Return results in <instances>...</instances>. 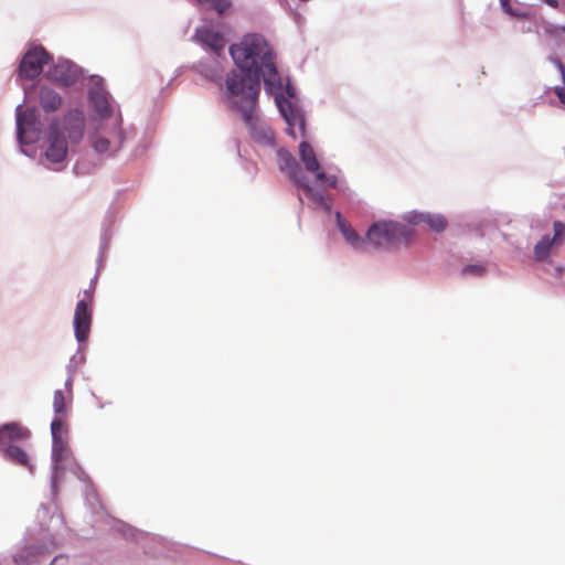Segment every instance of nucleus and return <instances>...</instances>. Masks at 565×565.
<instances>
[{
    "mask_svg": "<svg viewBox=\"0 0 565 565\" xmlns=\"http://www.w3.org/2000/svg\"><path fill=\"white\" fill-rule=\"evenodd\" d=\"M64 129L68 134V138L72 142L78 143L84 137L85 130V117L82 110L71 109L63 118Z\"/></svg>",
    "mask_w": 565,
    "mask_h": 565,
    "instance_id": "4468645a",
    "label": "nucleus"
},
{
    "mask_svg": "<svg viewBox=\"0 0 565 565\" xmlns=\"http://www.w3.org/2000/svg\"><path fill=\"white\" fill-rule=\"evenodd\" d=\"M337 222L339 230L350 245L359 247V245L363 243L358 233L351 226L345 224V221L340 213H337Z\"/></svg>",
    "mask_w": 565,
    "mask_h": 565,
    "instance_id": "aec40b11",
    "label": "nucleus"
},
{
    "mask_svg": "<svg viewBox=\"0 0 565 565\" xmlns=\"http://www.w3.org/2000/svg\"><path fill=\"white\" fill-rule=\"evenodd\" d=\"M555 63L561 73V76L563 77V75L565 74V65L559 60H556Z\"/></svg>",
    "mask_w": 565,
    "mask_h": 565,
    "instance_id": "7c9ffc66",
    "label": "nucleus"
},
{
    "mask_svg": "<svg viewBox=\"0 0 565 565\" xmlns=\"http://www.w3.org/2000/svg\"><path fill=\"white\" fill-rule=\"evenodd\" d=\"M562 81H563L564 87H565V74L563 75Z\"/></svg>",
    "mask_w": 565,
    "mask_h": 565,
    "instance_id": "72a5a7b5",
    "label": "nucleus"
},
{
    "mask_svg": "<svg viewBox=\"0 0 565 565\" xmlns=\"http://www.w3.org/2000/svg\"><path fill=\"white\" fill-rule=\"evenodd\" d=\"M39 102L45 113H55L61 108L63 99L54 89L42 86L39 93Z\"/></svg>",
    "mask_w": 565,
    "mask_h": 565,
    "instance_id": "2eb2a0df",
    "label": "nucleus"
},
{
    "mask_svg": "<svg viewBox=\"0 0 565 565\" xmlns=\"http://www.w3.org/2000/svg\"><path fill=\"white\" fill-rule=\"evenodd\" d=\"M199 38L203 43L209 45L217 55H220L225 47V39L218 33L209 29L199 31Z\"/></svg>",
    "mask_w": 565,
    "mask_h": 565,
    "instance_id": "f3484780",
    "label": "nucleus"
},
{
    "mask_svg": "<svg viewBox=\"0 0 565 565\" xmlns=\"http://www.w3.org/2000/svg\"><path fill=\"white\" fill-rule=\"evenodd\" d=\"M67 154V141L63 131L60 129L57 120L51 121L47 132V148L45 158L52 163L63 162Z\"/></svg>",
    "mask_w": 565,
    "mask_h": 565,
    "instance_id": "6e6552de",
    "label": "nucleus"
},
{
    "mask_svg": "<svg viewBox=\"0 0 565 565\" xmlns=\"http://www.w3.org/2000/svg\"><path fill=\"white\" fill-rule=\"evenodd\" d=\"M486 269L482 265H467L462 269L463 275L482 276Z\"/></svg>",
    "mask_w": 565,
    "mask_h": 565,
    "instance_id": "b1692460",
    "label": "nucleus"
},
{
    "mask_svg": "<svg viewBox=\"0 0 565 565\" xmlns=\"http://www.w3.org/2000/svg\"><path fill=\"white\" fill-rule=\"evenodd\" d=\"M563 31L565 32V26L563 28Z\"/></svg>",
    "mask_w": 565,
    "mask_h": 565,
    "instance_id": "f704fd0d",
    "label": "nucleus"
},
{
    "mask_svg": "<svg viewBox=\"0 0 565 565\" xmlns=\"http://www.w3.org/2000/svg\"><path fill=\"white\" fill-rule=\"evenodd\" d=\"M315 172H316V177H317V179H318L320 182L324 183V182H326V178H327L328 175H327L323 171H320L319 169H318L317 171H315Z\"/></svg>",
    "mask_w": 565,
    "mask_h": 565,
    "instance_id": "c756f323",
    "label": "nucleus"
},
{
    "mask_svg": "<svg viewBox=\"0 0 565 565\" xmlns=\"http://www.w3.org/2000/svg\"><path fill=\"white\" fill-rule=\"evenodd\" d=\"M230 53L238 71H232L226 76V99L244 98L247 105H252L254 97H258L262 77L266 93L274 97L282 115L281 78L267 40L260 34H247L239 43L230 47Z\"/></svg>",
    "mask_w": 565,
    "mask_h": 565,
    "instance_id": "f257e3e1",
    "label": "nucleus"
},
{
    "mask_svg": "<svg viewBox=\"0 0 565 565\" xmlns=\"http://www.w3.org/2000/svg\"><path fill=\"white\" fill-rule=\"evenodd\" d=\"M42 131V122L39 119L35 107L22 109L17 108V134L21 143L30 145L39 140Z\"/></svg>",
    "mask_w": 565,
    "mask_h": 565,
    "instance_id": "39448f33",
    "label": "nucleus"
},
{
    "mask_svg": "<svg viewBox=\"0 0 565 565\" xmlns=\"http://www.w3.org/2000/svg\"><path fill=\"white\" fill-rule=\"evenodd\" d=\"M284 160H285V163H288L289 158H287V156L285 154Z\"/></svg>",
    "mask_w": 565,
    "mask_h": 565,
    "instance_id": "473e14b6",
    "label": "nucleus"
},
{
    "mask_svg": "<svg viewBox=\"0 0 565 565\" xmlns=\"http://www.w3.org/2000/svg\"><path fill=\"white\" fill-rule=\"evenodd\" d=\"M555 95L558 97L562 104H565V87L557 86L554 88Z\"/></svg>",
    "mask_w": 565,
    "mask_h": 565,
    "instance_id": "bb28decb",
    "label": "nucleus"
},
{
    "mask_svg": "<svg viewBox=\"0 0 565 565\" xmlns=\"http://www.w3.org/2000/svg\"><path fill=\"white\" fill-rule=\"evenodd\" d=\"M308 192L310 193V195L312 196V199L318 202L319 204L321 205H326L327 202H326V199L323 196V194L321 193H318V192H313L311 189H308Z\"/></svg>",
    "mask_w": 565,
    "mask_h": 565,
    "instance_id": "a878e982",
    "label": "nucleus"
},
{
    "mask_svg": "<svg viewBox=\"0 0 565 565\" xmlns=\"http://www.w3.org/2000/svg\"><path fill=\"white\" fill-rule=\"evenodd\" d=\"M7 459L11 462L26 468L29 471L33 470V466L28 452L18 445L1 450Z\"/></svg>",
    "mask_w": 565,
    "mask_h": 565,
    "instance_id": "dca6fc26",
    "label": "nucleus"
},
{
    "mask_svg": "<svg viewBox=\"0 0 565 565\" xmlns=\"http://www.w3.org/2000/svg\"><path fill=\"white\" fill-rule=\"evenodd\" d=\"M299 154L308 171H317L320 168L312 147L306 140L299 145Z\"/></svg>",
    "mask_w": 565,
    "mask_h": 565,
    "instance_id": "6ab92c4d",
    "label": "nucleus"
},
{
    "mask_svg": "<svg viewBox=\"0 0 565 565\" xmlns=\"http://www.w3.org/2000/svg\"><path fill=\"white\" fill-rule=\"evenodd\" d=\"M500 4H501L502 9L504 10V12L510 13V14L512 13L510 0H500Z\"/></svg>",
    "mask_w": 565,
    "mask_h": 565,
    "instance_id": "cd10ccee",
    "label": "nucleus"
},
{
    "mask_svg": "<svg viewBox=\"0 0 565 565\" xmlns=\"http://www.w3.org/2000/svg\"><path fill=\"white\" fill-rule=\"evenodd\" d=\"M93 301L92 292L85 291V298L81 299L74 312V331L78 342L88 339L92 326V310L89 308Z\"/></svg>",
    "mask_w": 565,
    "mask_h": 565,
    "instance_id": "1a4fd4ad",
    "label": "nucleus"
},
{
    "mask_svg": "<svg viewBox=\"0 0 565 565\" xmlns=\"http://www.w3.org/2000/svg\"><path fill=\"white\" fill-rule=\"evenodd\" d=\"M124 136L120 129V122L116 120L115 128L106 132L104 130L97 131L92 138L90 142L97 153H115L122 145Z\"/></svg>",
    "mask_w": 565,
    "mask_h": 565,
    "instance_id": "9d476101",
    "label": "nucleus"
},
{
    "mask_svg": "<svg viewBox=\"0 0 565 565\" xmlns=\"http://www.w3.org/2000/svg\"><path fill=\"white\" fill-rule=\"evenodd\" d=\"M53 409L55 413L54 418H61L67 423V403L65 393L62 390H56L53 396Z\"/></svg>",
    "mask_w": 565,
    "mask_h": 565,
    "instance_id": "412c9836",
    "label": "nucleus"
},
{
    "mask_svg": "<svg viewBox=\"0 0 565 565\" xmlns=\"http://www.w3.org/2000/svg\"><path fill=\"white\" fill-rule=\"evenodd\" d=\"M52 431V458L55 465L54 480L61 469V465L66 461L72 451L68 446V425L61 418H53L51 423Z\"/></svg>",
    "mask_w": 565,
    "mask_h": 565,
    "instance_id": "423d86ee",
    "label": "nucleus"
},
{
    "mask_svg": "<svg viewBox=\"0 0 565 565\" xmlns=\"http://www.w3.org/2000/svg\"><path fill=\"white\" fill-rule=\"evenodd\" d=\"M545 3H547L552 8H558L559 2L558 0H543Z\"/></svg>",
    "mask_w": 565,
    "mask_h": 565,
    "instance_id": "2f4dec72",
    "label": "nucleus"
},
{
    "mask_svg": "<svg viewBox=\"0 0 565 565\" xmlns=\"http://www.w3.org/2000/svg\"><path fill=\"white\" fill-rule=\"evenodd\" d=\"M50 55L42 46H34L25 52L20 65L19 76L25 79H33L38 77L43 66L49 63Z\"/></svg>",
    "mask_w": 565,
    "mask_h": 565,
    "instance_id": "0eeeda50",
    "label": "nucleus"
},
{
    "mask_svg": "<svg viewBox=\"0 0 565 565\" xmlns=\"http://www.w3.org/2000/svg\"><path fill=\"white\" fill-rule=\"evenodd\" d=\"M295 87L289 79L285 82V97L294 98ZM285 121L288 124V134L294 138H306V116L297 102H289L285 98Z\"/></svg>",
    "mask_w": 565,
    "mask_h": 565,
    "instance_id": "20e7f679",
    "label": "nucleus"
},
{
    "mask_svg": "<svg viewBox=\"0 0 565 565\" xmlns=\"http://www.w3.org/2000/svg\"><path fill=\"white\" fill-rule=\"evenodd\" d=\"M426 216L427 214L425 213H414L406 215L405 220L412 225H419L425 224Z\"/></svg>",
    "mask_w": 565,
    "mask_h": 565,
    "instance_id": "393cba45",
    "label": "nucleus"
},
{
    "mask_svg": "<svg viewBox=\"0 0 565 565\" xmlns=\"http://www.w3.org/2000/svg\"><path fill=\"white\" fill-rule=\"evenodd\" d=\"M90 102L102 118L110 117L113 114V107L109 103L108 95L105 92H92Z\"/></svg>",
    "mask_w": 565,
    "mask_h": 565,
    "instance_id": "a211bd4d",
    "label": "nucleus"
},
{
    "mask_svg": "<svg viewBox=\"0 0 565 565\" xmlns=\"http://www.w3.org/2000/svg\"><path fill=\"white\" fill-rule=\"evenodd\" d=\"M328 186L335 188L337 186V178L334 175H328L324 182Z\"/></svg>",
    "mask_w": 565,
    "mask_h": 565,
    "instance_id": "c85d7f7f",
    "label": "nucleus"
},
{
    "mask_svg": "<svg viewBox=\"0 0 565 565\" xmlns=\"http://www.w3.org/2000/svg\"><path fill=\"white\" fill-rule=\"evenodd\" d=\"M425 224H427L431 231L437 233L443 232L447 227V221L443 215L427 214Z\"/></svg>",
    "mask_w": 565,
    "mask_h": 565,
    "instance_id": "4be33fe9",
    "label": "nucleus"
},
{
    "mask_svg": "<svg viewBox=\"0 0 565 565\" xmlns=\"http://www.w3.org/2000/svg\"><path fill=\"white\" fill-rule=\"evenodd\" d=\"M222 72H223V70L220 67V65L217 63H215L214 66L204 67L202 70V74L205 77H207L209 79H211L212 82H214L218 85H221Z\"/></svg>",
    "mask_w": 565,
    "mask_h": 565,
    "instance_id": "5701e85b",
    "label": "nucleus"
},
{
    "mask_svg": "<svg viewBox=\"0 0 565 565\" xmlns=\"http://www.w3.org/2000/svg\"><path fill=\"white\" fill-rule=\"evenodd\" d=\"M231 106L237 109L243 117V120L249 128L252 138L262 145L271 146L274 143V132L265 124L258 122L254 110L256 106L257 97H254L253 104L247 105L244 98L227 99Z\"/></svg>",
    "mask_w": 565,
    "mask_h": 565,
    "instance_id": "7ed1b4c3",
    "label": "nucleus"
},
{
    "mask_svg": "<svg viewBox=\"0 0 565 565\" xmlns=\"http://www.w3.org/2000/svg\"><path fill=\"white\" fill-rule=\"evenodd\" d=\"M553 230L554 236L552 238L545 235L534 246V257L536 260H545L550 256L552 247L554 245H561L565 239V224L563 222L555 221L553 223Z\"/></svg>",
    "mask_w": 565,
    "mask_h": 565,
    "instance_id": "f8f14e48",
    "label": "nucleus"
},
{
    "mask_svg": "<svg viewBox=\"0 0 565 565\" xmlns=\"http://www.w3.org/2000/svg\"><path fill=\"white\" fill-rule=\"evenodd\" d=\"M30 431L18 423L0 426V450L15 446L17 443L29 439Z\"/></svg>",
    "mask_w": 565,
    "mask_h": 565,
    "instance_id": "ddd939ff",
    "label": "nucleus"
},
{
    "mask_svg": "<svg viewBox=\"0 0 565 565\" xmlns=\"http://www.w3.org/2000/svg\"><path fill=\"white\" fill-rule=\"evenodd\" d=\"M411 227L397 222H377L366 234V239L376 247L390 248L399 244H408L413 239Z\"/></svg>",
    "mask_w": 565,
    "mask_h": 565,
    "instance_id": "f03ea898",
    "label": "nucleus"
},
{
    "mask_svg": "<svg viewBox=\"0 0 565 565\" xmlns=\"http://www.w3.org/2000/svg\"><path fill=\"white\" fill-rule=\"evenodd\" d=\"M46 76L49 79L67 87L78 81L79 71L74 63L62 60L49 68Z\"/></svg>",
    "mask_w": 565,
    "mask_h": 565,
    "instance_id": "9b49d317",
    "label": "nucleus"
}]
</instances>
